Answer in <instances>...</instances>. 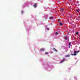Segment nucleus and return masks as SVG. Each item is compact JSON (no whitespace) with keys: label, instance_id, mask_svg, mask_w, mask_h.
I'll return each mask as SVG.
<instances>
[{"label":"nucleus","instance_id":"1","mask_svg":"<svg viewBox=\"0 0 80 80\" xmlns=\"http://www.w3.org/2000/svg\"><path fill=\"white\" fill-rule=\"evenodd\" d=\"M78 52H79V51H75L74 52V53L73 54H72L71 55H74V56H75L76 55H77V54L78 53Z\"/></svg>","mask_w":80,"mask_h":80},{"label":"nucleus","instance_id":"2","mask_svg":"<svg viewBox=\"0 0 80 80\" xmlns=\"http://www.w3.org/2000/svg\"><path fill=\"white\" fill-rule=\"evenodd\" d=\"M66 60V58H64L63 59L62 61H61L60 62V63H63V62L65 61V60Z\"/></svg>","mask_w":80,"mask_h":80},{"label":"nucleus","instance_id":"3","mask_svg":"<svg viewBox=\"0 0 80 80\" xmlns=\"http://www.w3.org/2000/svg\"><path fill=\"white\" fill-rule=\"evenodd\" d=\"M37 3H35L34 5H33V7L34 8H36V7H37Z\"/></svg>","mask_w":80,"mask_h":80},{"label":"nucleus","instance_id":"4","mask_svg":"<svg viewBox=\"0 0 80 80\" xmlns=\"http://www.w3.org/2000/svg\"><path fill=\"white\" fill-rule=\"evenodd\" d=\"M40 51H41V52H42L43 51H44V49L43 48H41L40 49Z\"/></svg>","mask_w":80,"mask_h":80},{"label":"nucleus","instance_id":"5","mask_svg":"<svg viewBox=\"0 0 80 80\" xmlns=\"http://www.w3.org/2000/svg\"><path fill=\"white\" fill-rule=\"evenodd\" d=\"M53 17H51V18H50V20H53Z\"/></svg>","mask_w":80,"mask_h":80},{"label":"nucleus","instance_id":"6","mask_svg":"<svg viewBox=\"0 0 80 80\" xmlns=\"http://www.w3.org/2000/svg\"><path fill=\"white\" fill-rule=\"evenodd\" d=\"M59 25H60V26H61V25H63V24H62V22H60L59 23Z\"/></svg>","mask_w":80,"mask_h":80},{"label":"nucleus","instance_id":"7","mask_svg":"<svg viewBox=\"0 0 80 80\" xmlns=\"http://www.w3.org/2000/svg\"><path fill=\"white\" fill-rule=\"evenodd\" d=\"M58 33L57 32H56L55 33V35H58Z\"/></svg>","mask_w":80,"mask_h":80},{"label":"nucleus","instance_id":"8","mask_svg":"<svg viewBox=\"0 0 80 80\" xmlns=\"http://www.w3.org/2000/svg\"><path fill=\"white\" fill-rule=\"evenodd\" d=\"M70 57V55H67L66 56V57Z\"/></svg>","mask_w":80,"mask_h":80},{"label":"nucleus","instance_id":"9","mask_svg":"<svg viewBox=\"0 0 80 80\" xmlns=\"http://www.w3.org/2000/svg\"><path fill=\"white\" fill-rule=\"evenodd\" d=\"M23 13V11H21V13H22V14Z\"/></svg>","mask_w":80,"mask_h":80},{"label":"nucleus","instance_id":"10","mask_svg":"<svg viewBox=\"0 0 80 80\" xmlns=\"http://www.w3.org/2000/svg\"><path fill=\"white\" fill-rule=\"evenodd\" d=\"M65 40H67V37H66L65 38Z\"/></svg>","mask_w":80,"mask_h":80},{"label":"nucleus","instance_id":"11","mask_svg":"<svg viewBox=\"0 0 80 80\" xmlns=\"http://www.w3.org/2000/svg\"><path fill=\"white\" fill-rule=\"evenodd\" d=\"M69 48H70V42H69Z\"/></svg>","mask_w":80,"mask_h":80},{"label":"nucleus","instance_id":"12","mask_svg":"<svg viewBox=\"0 0 80 80\" xmlns=\"http://www.w3.org/2000/svg\"><path fill=\"white\" fill-rule=\"evenodd\" d=\"M61 10H62V11H63V8L61 9Z\"/></svg>","mask_w":80,"mask_h":80},{"label":"nucleus","instance_id":"13","mask_svg":"<svg viewBox=\"0 0 80 80\" xmlns=\"http://www.w3.org/2000/svg\"><path fill=\"white\" fill-rule=\"evenodd\" d=\"M54 51H55L56 52H57V49H56L55 50H54Z\"/></svg>","mask_w":80,"mask_h":80},{"label":"nucleus","instance_id":"14","mask_svg":"<svg viewBox=\"0 0 80 80\" xmlns=\"http://www.w3.org/2000/svg\"><path fill=\"white\" fill-rule=\"evenodd\" d=\"M55 49H56L55 48H53V50H54V51H55Z\"/></svg>","mask_w":80,"mask_h":80},{"label":"nucleus","instance_id":"15","mask_svg":"<svg viewBox=\"0 0 80 80\" xmlns=\"http://www.w3.org/2000/svg\"><path fill=\"white\" fill-rule=\"evenodd\" d=\"M76 35H78V32H77L76 33Z\"/></svg>","mask_w":80,"mask_h":80},{"label":"nucleus","instance_id":"16","mask_svg":"<svg viewBox=\"0 0 80 80\" xmlns=\"http://www.w3.org/2000/svg\"><path fill=\"white\" fill-rule=\"evenodd\" d=\"M47 30H49V28H47Z\"/></svg>","mask_w":80,"mask_h":80},{"label":"nucleus","instance_id":"17","mask_svg":"<svg viewBox=\"0 0 80 80\" xmlns=\"http://www.w3.org/2000/svg\"><path fill=\"white\" fill-rule=\"evenodd\" d=\"M48 52H46L45 53L46 54H48Z\"/></svg>","mask_w":80,"mask_h":80},{"label":"nucleus","instance_id":"18","mask_svg":"<svg viewBox=\"0 0 80 80\" xmlns=\"http://www.w3.org/2000/svg\"><path fill=\"white\" fill-rule=\"evenodd\" d=\"M76 12H79V11L78 10H77Z\"/></svg>","mask_w":80,"mask_h":80},{"label":"nucleus","instance_id":"19","mask_svg":"<svg viewBox=\"0 0 80 80\" xmlns=\"http://www.w3.org/2000/svg\"><path fill=\"white\" fill-rule=\"evenodd\" d=\"M67 21L68 22H70V21H69V20H68Z\"/></svg>","mask_w":80,"mask_h":80},{"label":"nucleus","instance_id":"20","mask_svg":"<svg viewBox=\"0 0 80 80\" xmlns=\"http://www.w3.org/2000/svg\"><path fill=\"white\" fill-rule=\"evenodd\" d=\"M58 20L59 22H60L59 21L60 20V19H58Z\"/></svg>","mask_w":80,"mask_h":80},{"label":"nucleus","instance_id":"21","mask_svg":"<svg viewBox=\"0 0 80 80\" xmlns=\"http://www.w3.org/2000/svg\"><path fill=\"white\" fill-rule=\"evenodd\" d=\"M69 19H70V18H69Z\"/></svg>","mask_w":80,"mask_h":80},{"label":"nucleus","instance_id":"22","mask_svg":"<svg viewBox=\"0 0 80 80\" xmlns=\"http://www.w3.org/2000/svg\"><path fill=\"white\" fill-rule=\"evenodd\" d=\"M69 24H70V22L69 23Z\"/></svg>","mask_w":80,"mask_h":80},{"label":"nucleus","instance_id":"23","mask_svg":"<svg viewBox=\"0 0 80 80\" xmlns=\"http://www.w3.org/2000/svg\"><path fill=\"white\" fill-rule=\"evenodd\" d=\"M79 39H80V37L79 38Z\"/></svg>","mask_w":80,"mask_h":80},{"label":"nucleus","instance_id":"24","mask_svg":"<svg viewBox=\"0 0 80 80\" xmlns=\"http://www.w3.org/2000/svg\"><path fill=\"white\" fill-rule=\"evenodd\" d=\"M69 27H70V26H69Z\"/></svg>","mask_w":80,"mask_h":80}]
</instances>
